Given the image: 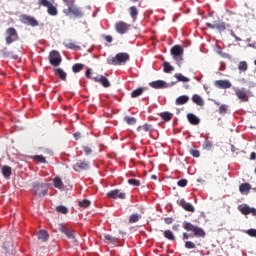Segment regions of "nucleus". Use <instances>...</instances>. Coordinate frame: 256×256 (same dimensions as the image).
<instances>
[{
    "mask_svg": "<svg viewBox=\"0 0 256 256\" xmlns=\"http://www.w3.org/2000/svg\"><path fill=\"white\" fill-rule=\"evenodd\" d=\"M49 191V187L43 182H34L32 184V195L38 197L39 199L45 197Z\"/></svg>",
    "mask_w": 256,
    "mask_h": 256,
    "instance_id": "nucleus-1",
    "label": "nucleus"
},
{
    "mask_svg": "<svg viewBox=\"0 0 256 256\" xmlns=\"http://www.w3.org/2000/svg\"><path fill=\"white\" fill-rule=\"evenodd\" d=\"M183 229L185 231H191L194 234V237H201L202 239H205L207 233H205V230L203 228L192 224L191 222L184 221L182 223Z\"/></svg>",
    "mask_w": 256,
    "mask_h": 256,
    "instance_id": "nucleus-2",
    "label": "nucleus"
},
{
    "mask_svg": "<svg viewBox=\"0 0 256 256\" xmlns=\"http://www.w3.org/2000/svg\"><path fill=\"white\" fill-rule=\"evenodd\" d=\"M126 61H129V54L125 52H120L115 57L107 58L108 65H123Z\"/></svg>",
    "mask_w": 256,
    "mask_h": 256,
    "instance_id": "nucleus-3",
    "label": "nucleus"
},
{
    "mask_svg": "<svg viewBox=\"0 0 256 256\" xmlns=\"http://www.w3.org/2000/svg\"><path fill=\"white\" fill-rule=\"evenodd\" d=\"M64 13L67 17H74L75 19H81L83 17V11L75 3L70 4L68 9L64 10Z\"/></svg>",
    "mask_w": 256,
    "mask_h": 256,
    "instance_id": "nucleus-4",
    "label": "nucleus"
},
{
    "mask_svg": "<svg viewBox=\"0 0 256 256\" xmlns=\"http://www.w3.org/2000/svg\"><path fill=\"white\" fill-rule=\"evenodd\" d=\"M170 53L173 59L176 61L177 65H181L183 63L184 49L181 45L173 46L170 50Z\"/></svg>",
    "mask_w": 256,
    "mask_h": 256,
    "instance_id": "nucleus-5",
    "label": "nucleus"
},
{
    "mask_svg": "<svg viewBox=\"0 0 256 256\" xmlns=\"http://www.w3.org/2000/svg\"><path fill=\"white\" fill-rule=\"evenodd\" d=\"M38 5L46 7L48 15H51L52 17H57V15H59L57 6L53 5L49 0H38Z\"/></svg>",
    "mask_w": 256,
    "mask_h": 256,
    "instance_id": "nucleus-6",
    "label": "nucleus"
},
{
    "mask_svg": "<svg viewBox=\"0 0 256 256\" xmlns=\"http://www.w3.org/2000/svg\"><path fill=\"white\" fill-rule=\"evenodd\" d=\"M6 44L11 45V43H15V41H19V34L17 33V29L10 27L6 30Z\"/></svg>",
    "mask_w": 256,
    "mask_h": 256,
    "instance_id": "nucleus-7",
    "label": "nucleus"
},
{
    "mask_svg": "<svg viewBox=\"0 0 256 256\" xmlns=\"http://www.w3.org/2000/svg\"><path fill=\"white\" fill-rule=\"evenodd\" d=\"M49 63L52 67H59L63 59L61 58V54L57 50H53L49 53L48 56Z\"/></svg>",
    "mask_w": 256,
    "mask_h": 256,
    "instance_id": "nucleus-8",
    "label": "nucleus"
},
{
    "mask_svg": "<svg viewBox=\"0 0 256 256\" xmlns=\"http://www.w3.org/2000/svg\"><path fill=\"white\" fill-rule=\"evenodd\" d=\"M114 27L116 33H119V35H126V33H129V29H131V24L124 21H118L115 23Z\"/></svg>",
    "mask_w": 256,
    "mask_h": 256,
    "instance_id": "nucleus-9",
    "label": "nucleus"
},
{
    "mask_svg": "<svg viewBox=\"0 0 256 256\" xmlns=\"http://www.w3.org/2000/svg\"><path fill=\"white\" fill-rule=\"evenodd\" d=\"M206 27H208V29H217V31H219V33H223V31H225V29H227V25L225 24V22L219 21V20L214 21L213 23L207 22Z\"/></svg>",
    "mask_w": 256,
    "mask_h": 256,
    "instance_id": "nucleus-10",
    "label": "nucleus"
},
{
    "mask_svg": "<svg viewBox=\"0 0 256 256\" xmlns=\"http://www.w3.org/2000/svg\"><path fill=\"white\" fill-rule=\"evenodd\" d=\"M234 93L236 97L240 99L243 103H247L249 101V91L246 90L245 88H236L234 90Z\"/></svg>",
    "mask_w": 256,
    "mask_h": 256,
    "instance_id": "nucleus-11",
    "label": "nucleus"
},
{
    "mask_svg": "<svg viewBox=\"0 0 256 256\" xmlns=\"http://www.w3.org/2000/svg\"><path fill=\"white\" fill-rule=\"evenodd\" d=\"M238 211L242 213V215H252L253 217H256V209L249 207L247 204L239 205Z\"/></svg>",
    "mask_w": 256,
    "mask_h": 256,
    "instance_id": "nucleus-12",
    "label": "nucleus"
},
{
    "mask_svg": "<svg viewBox=\"0 0 256 256\" xmlns=\"http://www.w3.org/2000/svg\"><path fill=\"white\" fill-rule=\"evenodd\" d=\"M177 205H179V207H182L184 211H188V213H195V207L193 206V204L187 202L183 198L177 200Z\"/></svg>",
    "mask_w": 256,
    "mask_h": 256,
    "instance_id": "nucleus-13",
    "label": "nucleus"
},
{
    "mask_svg": "<svg viewBox=\"0 0 256 256\" xmlns=\"http://www.w3.org/2000/svg\"><path fill=\"white\" fill-rule=\"evenodd\" d=\"M21 21L24 25H30V27H37L39 25V21H37V19L25 14L21 16Z\"/></svg>",
    "mask_w": 256,
    "mask_h": 256,
    "instance_id": "nucleus-14",
    "label": "nucleus"
},
{
    "mask_svg": "<svg viewBox=\"0 0 256 256\" xmlns=\"http://www.w3.org/2000/svg\"><path fill=\"white\" fill-rule=\"evenodd\" d=\"M60 233H64L68 239H75V230H68L65 224H58Z\"/></svg>",
    "mask_w": 256,
    "mask_h": 256,
    "instance_id": "nucleus-15",
    "label": "nucleus"
},
{
    "mask_svg": "<svg viewBox=\"0 0 256 256\" xmlns=\"http://www.w3.org/2000/svg\"><path fill=\"white\" fill-rule=\"evenodd\" d=\"M214 85L218 89H231V87H233V84H231L229 80H216Z\"/></svg>",
    "mask_w": 256,
    "mask_h": 256,
    "instance_id": "nucleus-16",
    "label": "nucleus"
},
{
    "mask_svg": "<svg viewBox=\"0 0 256 256\" xmlns=\"http://www.w3.org/2000/svg\"><path fill=\"white\" fill-rule=\"evenodd\" d=\"M107 197H109L110 199H125L126 194L119 191V190H111L110 192H108Z\"/></svg>",
    "mask_w": 256,
    "mask_h": 256,
    "instance_id": "nucleus-17",
    "label": "nucleus"
},
{
    "mask_svg": "<svg viewBox=\"0 0 256 256\" xmlns=\"http://www.w3.org/2000/svg\"><path fill=\"white\" fill-rule=\"evenodd\" d=\"M92 79L95 83H100V85H103L105 88L111 87V82H109V79L105 76H96Z\"/></svg>",
    "mask_w": 256,
    "mask_h": 256,
    "instance_id": "nucleus-18",
    "label": "nucleus"
},
{
    "mask_svg": "<svg viewBox=\"0 0 256 256\" xmlns=\"http://www.w3.org/2000/svg\"><path fill=\"white\" fill-rule=\"evenodd\" d=\"M73 169H74V171H79V169H81L82 171H85L86 169H89V162H87V161L77 162L73 166Z\"/></svg>",
    "mask_w": 256,
    "mask_h": 256,
    "instance_id": "nucleus-19",
    "label": "nucleus"
},
{
    "mask_svg": "<svg viewBox=\"0 0 256 256\" xmlns=\"http://www.w3.org/2000/svg\"><path fill=\"white\" fill-rule=\"evenodd\" d=\"M187 120L189 121L190 125H199L201 123V119H199V117L193 113L187 114Z\"/></svg>",
    "mask_w": 256,
    "mask_h": 256,
    "instance_id": "nucleus-20",
    "label": "nucleus"
},
{
    "mask_svg": "<svg viewBox=\"0 0 256 256\" xmlns=\"http://www.w3.org/2000/svg\"><path fill=\"white\" fill-rule=\"evenodd\" d=\"M54 75H56V77H59L61 81H67V72H64V70L61 68H55Z\"/></svg>",
    "mask_w": 256,
    "mask_h": 256,
    "instance_id": "nucleus-21",
    "label": "nucleus"
},
{
    "mask_svg": "<svg viewBox=\"0 0 256 256\" xmlns=\"http://www.w3.org/2000/svg\"><path fill=\"white\" fill-rule=\"evenodd\" d=\"M53 186L60 191H63L65 189V184H63V180H61L60 177H55L53 179Z\"/></svg>",
    "mask_w": 256,
    "mask_h": 256,
    "instance_id": "nucleus-22",
    "label": "nucleus"
},
{
    "mask_svg": "<svg viewBox=\"0 0 256 256\" xmlns=\"http://www.w3.org/2000/svg\"><path fill=\"white\" fill-rule=\"evenodd\" d=\"M147 91V88L145 87H139L131 92L132 99H137V97H141L142 93H145Z\"/></svg>",
    "mask_w": 256,
    "mask_h": 256,
    "instance_id": "nucleus-23",
    "label": "nucleus"
},
{
    "mask_svg": "<svg viewBox=\"0 0 256 256\" xmlns=\"http://www.w3.org/2000/svg\"><path fill=\"white\" fill-rule=\"evenodd\" d=\"M150 87L152 89H163L165 87V81L163 80H157V81H152L149 83Z\"/></svg>",
    "mask_w": 256,
    "mask_h": 256,
    "instance_id": "nucleus-24",
    "label": "nucleus"
},
{
    "mask_svg": "<svg viewBox=\"0 0 256 256\" xmlns=\"http://www.w3.org/2000/svg\"><path fill=\"white\" fill-rule=\"evenodd\" d=\"M192 102L195 103V105H198V107H203V105H205V101L198 94H194L192 96Z\"/></svg>",
    "mask_w": 256,
    "mask_h": 256,
    "instance_id": "nucleus-25",
    "label": "nucleus"
},
{
    "mask_svg": "<svg viewBox=\"0 0 256 256\" xmlns=\"http://www.w3.org/2000/svg\"><path fill=\"white\" fill-rule=\"evenodd\" d=\"M38 239L39 241H42V243H45L49 240V233L45 230H40L38 232Z\"/></svg>",
    "mask_w": 256,
    "mask_h": 256,
    "instance_id": "nucleus-26",
    "label": "nucleus"
},
{
    "mask_svg": "<svg viewBox=\"0 0 256 256\" xmlns=\"http://www.w3.org/2000/svg\"><path fill=\"white\" fill-rule=\"evenodd\" d=\"M186 103H189V96H187V95L179 96V97L175 100V104H176V105H185Z\"/></svg>",
    "mask_w": 256,
    "mask_h": 256,
    "instance_id": "nucleus-27",
    "label": "nucleus"
},
{
    "mask_svg": "<svg viewBox=\"0 0 256 256\" xmlns=\"http://www.w3.org/2000/svg\"><path fill=\"white\" fill-rule=\"evenodd\" d=\"M12 169L10 166L5 165L2 167V175L5 177V179H9L11 177Z\"/></svg>",
    "mask_w": 256,
    "mask_h": 256,
    "instance_id": "nucleus-28",
    "label": "nucleus"
},
{
    "mask_svg": "<svg viewBox=\"0 0 256 256\" xmlns=\"http://www.w3.org/2000/svg\"><path fill=\"white\" fill-rule=\"evenodd\" d=\"M137 131H144L145 133H149V132L153 131V125L144 124L142 126H138Z\"/></svg>",
    "mask_w": 256,
    "mask_h": 256,
    "instance_id": "nucleus-29",
    "label": "nucleus"
},
{
    "mask_svg": "<svg viewBox=\"0 0 256 256\" xmlns=\"http://www.w3.org/2000/svg\"><path fill=\"white\" fill-rule=\"evenodd\" d=\"M129 11L133 21H137V15H139V10L137 9V6H131L129 8Z\"/></svg>",
    "mask_w": 256,
    "mask_h": 256,
    "instance_id": "nucleus-30",
    "label": "nucleus"
},
{
    "mask_svg": "<svg viewBox=\"0 0 256 256\" xmlns=\"http://www.w3.org/2000/svg\"><path fill=\"white\" fill-rule=\"evenodd\" d=\"M159 116L163 121H166V122H169L171 121V119H173V113H170V112H162L159 114Z\"/></svg>",
    "mask_w": 256,
    "mask_h": 256,
    "instance_id": "nucleus-31",
    "label": "nucleus"
},
{
    "mask_svg": "<svg viewBox=\"0 0 256 256\" xmlns=\"http://www.w3.org/2000/svg\"><path fill=\"white\" fill-rule=\"evenodd\" d=\"M240 193H249L251 191V184L243 183L239 186Z\"/></svg>",
    "mask_w": 256,
    "mask_h": 256,
    "instance_id": "nucleus-32",
    "label": "nucleus"
},
{
    "mask_svg": "<svg viewBox=\"0 0 256 256\" xmlns=\"http://www.w3.org/2000/svg\"><path fill=\"white\" fill-rule=\"evenodd\" d=\"M85 67V64L76 63L72 66L73 73H81Z\"/></svg>",
    "mask_w": 256,
    "mask_h": 256,
    "instance_id": "nucleus-33",
    "label": "nucleus"
},
{
    "mask_svg": "<svg viewBox=\"0 0 256 256\" xmlns=\"http://www.w3.org/2000/svg\"><path fill=\"white\" fill-rule=\"evenodd\" d=\"M174 77L177 79V81L182 83H189V81H191L188 77L183 76L181 73L175 74Z\"/></svg>",
    "mask_w": 256,
    "mask_h": 256,
    "instance_id": "nucleus-34",
    "label": "nucleus"
},
{
    "mask_svg": "<svg viewBox=\"0 0 256 256\" xmlns=\"http://www.w3.org/2000/svg\"><path fill=\"white\" fill-rule=\"evenodd\" d=\"M164 237L165 239H168V241H175V234H173V231L166 230L164 231Z\"/></svg>",
    "mask_w": 256,
    "mask_h": 256,
    "instance_id": "nucleus-35",
    "label": "nucleus"
},
{
    "mask_svg": "<svg viewBox=\"0 0 256 256\" xmlns=\"http://www.w3.org/2000/svg\"><path fill=\"white\" fill-rule=\"evenodd\" d=\"M141 219V215L139 214H131L129 217V223L133 224V223H138V221Z\"/></svg>",
    "mask_w": 256,
    "mask_h": 256,
    "instance_id": "nucleus-36",
    "label": "nucleus"
},
{
    "mask_svg": "<svg viewBox=\"0 0 256 256\" xmlns=\"http://www.w3.org/2000/svg\"><path fill=\"white\" fill-rule=\"evenodd\" d=\"M238 69L245 73L249 69V65L245 61H240L238 64Z\"/></svg>",
    "mask_w": 256,
    "mask_h": 256,
    "instance_id": "nucleus-37",
    "label": "nucleus"
},
{
    "mask_svg": "<svg viewBox=\"0 0 256 256\" xmlns=\"http://www.w3.org/2000/svg\"><path fill=\"white\" fill-rule=\"evenodd\" d=\"M128 184L132 185L133 187H140L141 186V181H139L135 178H130V179H128Z\"/></svg>",
    "mask_w": 256,
    "mask_h": 256,
    "instance_id": "nucleus-38",
    "label": "nucleus"
},
{
    "mask_svg": "<svg viewBox=\"0 0 256 256\" xmlns=\"http://www.w3.org/2000/svg\"><path fill=\"white\" fill-rule=\"evenodd\" d=\"M56 211L62 213V215H67L69 213V209L65 206H57Z\"/></svg>",
    "mask_w": 256,
    "mask_h": 256,
    "instance_id": "nucleus-39",
    "label": "nucleus"
},
{
    "mask_svg": "<svg viewBox=\"0 0 256 256\" xmlns=\"http://www.w3.org/2000/svg\"><path fill=\"white\" fill-rule=\"evenodd\" d=\"M124 121H126L128 125H135V123H137V119L135 117L130 116L124 117Z\"/></svg>",
    "mask_w": 256,
    "mask_h": 256,
    "instance_id": "nucleus-40",
    "label": "nucleus"
},
{
    "mask_svg": "<svg viewBox=\"0 0 256 256\" xmlns=\"http://www.w3.org/2000/svg\"><path fill=\"white\" fill-rule=\"evenodd\" d=\"M163 67H164V73H171V71L175 69L173 68V66L169 65V62H164Z\"/></svg>",
    "mask_w": 256,
    "mask_h": 256,
    "instance_id": "nucleus-41",
    "label": "nucleus"
},
{
    "mask_svg": "<svg viewBox=\"0 0 256 256\" xmlns=\"http://www.w3.org/2000/svg\"><path fill=\"white\" fill-rule=\"evenodd\" d=\"M104 239L105 241H107L108 243H117L118 239L109 235V234H106L104 235Z\"/></svg>",
    "mask_w": 256,
    "mask_h": 256,
    "instance_id": "nucleus-42",
    "label": "nucleus"
},
{
    "mask_svg": "<svg viewBox=\"0 0 256 256\" xmlns=\"http://www.w3.org/2000/svg\"><path fill=\"white\" fill-rule=\"evenodd\" d=\"M33 159L34 161H38V163H47V159L43 155H35Z\"/></svg>",
    "mask_w": 256,
    "mask_h": 256,
    "instance_id": "nucleus-43",
    "label": "nucleus"
},
{
    "mask_svg": "<svg viewBox=\"0 0 256 256\" xmlns=\"http://www.w3.org/2000/svg\"><path fill=\"white\" fill-rule=\"evenodd\" d=\"M184 247L185 249H197V245L193 241H186Z\"/></svg>",
    "mask_w": 256,
    "mask_h": 256,
    "instance_id": "nucleus-44",
    "label": "nucleus"
},
{
    "mask_svg": "<svg viewBox=\"0 0 256 256\" xmlns=\"http://www.w3.org/2000/svg\"><path fill=\"white\" fill-rule=\"evenodd\" d=\"M79 207H83V209H87L91 205V201L85 199L78 203Z\"/></svg>",
    "mask_w": 256,
    "mask_h": 256,
    "instance_id": "nucleus-45",
    "label": "nucleus"
},
{
    "mask_svg": "<svg viewBox=\"0 0 256 256\" xmlns=\"http://www.w3.org/2000/svg\"><path fill=\"white\" fill-rule=\"evenodd\" d=\"M189 153L190 155H192V157H201V152H199V150L195 149V148H190L189 149Z\"/></svg>",
    "mask_w": 256,
    "mask_h": 256,
    "instance_id": "nucleus-46",
    "label": "nucleus"
},
{
    "mask_svg": "<svg viewBox=\"0 0 256 256\" xmlns=\"http://www.w3.org/2000/svg\"><path fill=\"white\" fill-rule=\"evenodd\" d=\"M228 110H229V106H227L226 104H222L219 107L220 115H223L224 113H227Z\"/></svg>",
    "mask_w": 256,
    "mask_h": 256,
    "instance_id": "nucleus-47",
    "label": "nucleus"
},
{
    "mask_svg": "<svg viewBox=\"0 0 256 256\" xmlns=\"http://www.w3.org/2000/svg\"><path fill=\"white\" fill-rule=\"evenodd\" d=\"M203 148L207 149L208 151L213 148V142L206 140L203 144Z\"/></svg>",
    "mask_w": 256,
    "mask_h": 256,
    "instance_id": "nucleus-48",
    "label": "nucleus"
},
{
    "mask_svg": "<svg viewBox=\"0 0 256 256\" xmlns=\"http://www.w3.org/2000/svg\"><path fill=\"white\" fill-rule=\"evenodd\" d=\"M187 179H181L177 182L178 187H187Z\"/></svg>",
    "mask_w": 256,
    "mask_h": 256,
    "instance_id": "nucleus-49",
    "label": "nucleus"
},
{
    "mask_svg": "<svg viewBox=\"0 0 256 256\" xmlns=\"http://www.w3.org/2000/svg\"><path fill=\"white\" fill-rule=\"evenodd\" d=\"M82 149H83L85 155H91V153H93V150L89 146H83Z\"/></svg>",
    "mask_w": 256,
    "mask_h": 256,
    "instance_id": "nucleus-50",
    "label": "nucleus"
},
{
    "mask_svg": "<svg viewBox=\"0 0 256 256\" xmlns=\"http://www.w3.org/2000/svg\"><path fill=\"white\" fill-rule=\"evenodd\" d=\"M247 235L250 237H256V229H249L246 231Z\"/></svg>",
    "mask_w": 256,
    "mask_h": 256,
    "instance_id": "nucleus-51",
    "label": "nucleus"
},
{
    "mask_svg": "<svg viewBox=\"0 0 256 256\" xmlns=\"http://www.w3.org/2000/svg\"><path fill=\"white\" fill-rule=\"evenodd\" d=\"M85 77H86L87 79H92V81H93V79H95V77L91 76V68H88V69L86 70Z\"/></svg>",
    "mask_w": 256,
    "mask_h": 256,
    "instance_id": "nucleus-52",
    "label": "nucleus"
},
{
    "mask_svg": "<svg viewBox=\"0 0 256 256\" xmlns=\"http://www.w3.org/2000/svg\"><path fill=\"white\" fill-rule=\"evenodd\" d=\"M190 237H193V235H189L187 232L182 233L183 241H187Z\"/></svg>",
    "mask_w": 256,
    "mask_h": 256,
    "instance_id": "nucleus-53",
    "label": "nucleus"
},
{
    "mask_svg": "<svg viewBox=\"0 0 256 256\" xmlns=\"http://www.w3.org/2000/svg\"><path fill=\"white\" fill-rule=\"evenodd\" d=\"M63 3H65V5L67 7H69V5H73L75 3V0H62Z\"/></svg>",
    "mask_w": 256,
    "mask_h": 256,
    "instance_id": "nucleus-54",
    "label": "nucleus"
},
{
    "mask_svg": "<svg viewBox=\"0 0 256 256\" xmlns=\"http://www.w3.org/2000/svg\"><path fill=\"white\" fill-rule=\"evenodd\" d=\"M164 222L166 223V225H171V223H173V218L167 217L164 219Z\"/></svg>",
    "mask_w": 256,
    "mask_h": 256,
    "instance_id": "nucleus-55",
    "label": "nucleus"
},
{
    "mask_svg": "<svg viewBox=\"0 0 256 256\" xmlns=\"http://www.w3.org/2000/svg\"><path fill=\"white\" fill-rule=\"evenodd\" d=\"M105 41H107V43H112L113 37L111 35H107V36H105Z\"/></svg>",
    "mask_w": 256,
    "mask_h": 256,
    "instance_id": "nucleus-56",
    "label": "nucleus"
},
{
    "mask_svg": "<svg viewBox=\"0 0 256 256\" xmlns=\"http://www.w3.org/2000/svg\"><path fill=\"white\" fill-rule=\"evenodd\" d=\"M74 138L76 141H79V139L81 138V132L74 133Z\"/></svg>",
    "mask_w": 256,
    "mask_h": 256,
    "instance_id": "nucleus-57",
    "label": "nucleus"
},
{
    "mask_svg": "<svg viewBox=\"0 0 256 256\" xmlns=\"http://www.w3.org/2000/svg\"><path fill=\"white\" fill-rule=\"evenodd\" d=\"M231 36L234 37V39H236V41H241V39L239 37H237V35H235V32L233 30H231Z\"/></svg>",
    "mask_w": 256,
    "mask_h": 256,
    "instance_id": "nucleus-58",
    "label": "nucleus"
},
{
    "mask_svg": "<svg viewBox=\"0 0 256 256\" xmlns=\"http://www.w3.org/2000/svg\"><path fill=\"white\" fill-rule=\"evenodd\" d=\"M250 159H251V161H255V159H256V153L255 152H252L250 154Z\"/></svg>",
    "mask_w": 256,
    "mask_h": 256,
    "instance_id": "nucleus-59",
    "label": "nucleus"
},
{
    "mask_svg": "<svg viewBox=\"0 0 256 256\" xmlns=\"http://www.w3.org/2000/svg\"><path fill=\"white\" fill-rule=\"evenodd\" d=\"M179 224H176L172 227L173 231H179Z\"/></svg>",
    "mask_w": 256,
    "mask_h": 256,
    "instance_id": "nucleus-60",
    "label": "nucleus"
},
{
    "mask_svg": "<svg viewBox=\"0 0 256 256\" xmlns=\"http://www.w3.org/2000/svg\"><path fill=\"white\" fill-rule=\"evenodd\" d=\"M5 51H7V48H5V49L3 50L4 57H9V52H5Z\"/></svg>",
    "mask_w": 256,
    "mask_h": 256,
    "instance_id": "nucleus-61",
    "label": "nucleus"
},
{
    "mask_svg": "<svg viewBox=\"0 0 256 256\" xmlns=\"http://www.w3.org/2000/svg\"><path fill=\"white\" fill-rule=\"evenodd\" d=\"M69 49H75V45L73 43L68 44Z\"/></svg>",
    "mask_w": 256,
    "mask_h": 256,
    "instance_id": "nucleus-62",
    "label": "nucleus"
},
{
    "mask_svg": "<svg viewBox=\"0 0 256 256\" xmlns=\"http://www.w3.org/2000/svg\"><path fill=\"white\" fill-rule=\"evenodd\" d=\"M214 105L219 106V105H221V103H219L218 101L214 100Z\"/></svg>",
    "mask_w": 256,
    "mask_h": 256,
    "instance_id": "nucleus-63",
    "label": "nucleus"
},
{
    "mask_svg": "<svg viewBox=\"0 0 256 256\" xmlns=\"http://www.w3.org/2000/svg\"><path fill=\"white\" fill-rule=\"evenodd\" d=\"M151 179H154V180H155V179H157V176H156V175H152V176H151Z\"/></svg>",
    "mask_w": 256,
    "mask_h": 256,
    "instance_id": "nucleus-64",
    "label": "nucleus"
}]
</instances>
